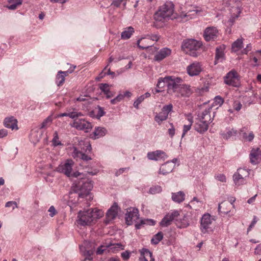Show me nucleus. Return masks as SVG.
I'll return each instance as SVG.
<instances>
[{
  "mask_svg": "<svg viewBox=\"0 0 261 261\" xmlns=\"http://www.w3.org/2000/svg\"><path fill=\"white\" fill-rule=\"evenodd\" d=\"M168 78V76H166L165 77H160L158 80V84H157V87L159 88H162L165 86V85H167V86L168 87V80H166V79Z\"/></svg>",
  "mask_w": 261,
  "mask_h": 261,
  "instance_id": "41",
  "label": "nucleus"
},
{
  "mask_svg": "<svg viewBox=\"0 0 261 261\" xmlns=\"http://www.w3.org/2000/svg\"><path fill=\"white\" fill-rule=\"evenodd\" d=\"M140 261H154L152 253L148 249L143 248L140 251Z\"/></svg>",
  "mask_w": 261,
  "mask_h": 261,
  "instance_id": "24",
  "label": "nucleus"
},
{
  "mask_svg": "<svg viewBox=\"0 0 261 261\" xmlns=\"http://www.w3.org/2000/svg\"><path fill=\"white\" fill-rule=\"evenodd\" d=\"M71 126L79 130H83L87 132L92 128L91 123L85 119H76L73 120Z\"/></svg>",
  "mask_w": 261,
  "mask_h": 261,
  "instance_id": "13",
  "label": "nucleus"
},
{
  "mask_svg": "<svg viewBox=\"0 0 261 261\" xmlns=\"http://www.w3.org/2000/svg\"><path fill=\"white\" fill-rule=\"evenodd\" d=\"M215 102H216L217 105L221 106L223 103V99L221 97L217 96L215 98Z\"/></svg>",
  "mask_w": 261,
  "mask_h": 261,
  "instance_id": "57",
  "label": "nucleus"
},
{
  "mask_svg": "<svg viewBox=\"0 0 261 261\" xmlns=\"http://www.w3.org/2000/svg\"><path fill=\"white\" fill-rule=\"evenodd\" d=\"M203 11L202 9L198 7H195L193 9L189 10L185 13L181 14L182 18H187L186 20H189L194 17L196 15H200Z\"/></svg>",
  "mask_w": 261,
  "mask_h": 261,
  "instance_id": "21",
  "label": "nucleus"
},
{
  "mask_svg": "<svg viewBox=\"0 0 261 261\" xmlns=\"http://www.w3.org/2000/svg\"><path fill=\"white\" fill-rule=\"evenodd\" d=\"M5 206L6 207H9L12 206L13 210L15 209V208L18 207L17 203L15 201H13L7 202L5 204Z\"/></svg>",
  "mask_w": 261,
  "mask_h": 261,
  "instance_id": "54",
  "label": "nucleus"
},
{
  "mask_svg": "<svg viewBox=\"0 0 261 261\" xmlns=\"http://www.w3.org/2000/svg\"><path fill=\"white\" fill-rule=\"evenodd\" d=\"M4 124L6 127L11 128L12 130L18 129L17 121L13 116L6 118L4 120Z\"/></svg>",
  "mask_w": 261,
  "mask_h": 261,
  "instance_id": "22",
  "label": "nucleus"
},
{
  "mask_svg": "<svg viewBox=\"0 0 261 261\" xmlns=\"http://www.w3.org/2000/svg\"><path fill=\"white\" fill-rule=\"evenodd\" d=\"M171 54V50L170 49L167 47L163 48L155 55L154 60L158 62L161 61L170 56Z\"/></svg>",
  "mask_w": 261,
  "mask_h": 261,
  "instance_id": "20",
  "label": "nucleus"
},
{
  "mask_svg": "<svg viewBox=\"0 0 261 261\" xmlns=\"http://www.w3.org/2000/svg\"><path fill=\"white\" fill-rule=\"evenodd\" d=\"M9 5L7 6L10 10H15L18 6L22 4V0H7Z\"/></svg>",
  "mask_w": 261,
  "mask_h": 261,
  "instance_id": "35",
  "label": "nucleus"
},
{
  "mask_svg": "<svg viewBox=\"0 0 261 261\" xmlns=\"http://www.w3.org/2000/svg\"><path fill=\"white\" fill-rule=\"evenodd\" d=\"M211 110V107L205 109L198 115L197 118L196 119L194 128L195 130L200 134L205 132L208 129V125L213 121V118H211L210 115Z\"/></svg>",
  "mask_w": 261,
  "mask_h": 261,
  "instance_id": "3",
  "label": "nucleus"
},
{
  "mask_svg": "<svg viewBox=\"0 0 261 261\" xmlns=\"http://www.w3.org/2000/svg\"><path fill=\"white\" fill-rule=\"evenodd\" d=\"M115 98L118 102L124 98V95L122 93H119Z\"/></svg>",
  "mask_w": 261,
  "mask_h": 261,
  "instance_id": "64",
  "label": "nucleus"
},
{
  "mask_svg": "<svg viewBox=\"0 0 261 261\" xmlns=\"http://www.w3.org/2000/svg\"><path fill=\"white\" fill-rule=\"evenodd\" d=\"M118 212V206L115 203L108 211L106 214V223H109L110 222L114 219Z\"/></svg>",
  "mask_w": 261,
  "mask_h": 261,
  "instance_id": "17",
  "label": "nucleus"
},
{
  "mask_svg": "<svg viewBox=\"0 0 261 261\" xmlns=\"http://www.w3.org/2000/svg\"><path fill=\"white\" fill-rule=\"evenodd\" d=\"M109 247L107 246L101 245L100 246L98 247L96 251V253L97 255H101L104 252L109 251V250H108Z\"/></svg>",
  "mask_w": 261,
  "mask_h": 261,
  "instance_id": "44",
  "label": "nucleus"
},
{
  "mask_svg": "<svg viewBox=\"0 0 261 261\" xmlns=\"http://www.w3.org/2000/svg\"><path fill=\"white\" fill-rule=\"evenodd\" d=\"M166 153L162 150H156L155 151L149 152L147 153V158L150 160L158 161L166 156Z\"/></svg>",
  "mask_w": 261,
  "mask_h": 261,
  "instance_id": "23",
  "label": "nucleus"
},
{
  "mask_svg": "<svg viewBox=\"0 0 261 261\" xmlns=\"http://www.w3.org/2000/svg\"><path fill=\"white\" fill-rule=\"evenodd\" d=\"M187 73L191 76L198 75L202 71L201 64L198 62H195L190 64L186 68Z\"/></svg>",
  "mask_w": 261,
  "mask_h": 261,
  "instance_id": "15",
  "label": "nucleus"
},
{
  "mask_svg": "<svg viewBox=\"0 0 261 261\" xmlns=\"http://www.w3.org/2000/svg\"><path fill=\"white\" fill-rule=\"evenodd\" d=\"M237 175H239V174H237V173H234V175H233V181L234 182V183H238L239 182V179H241V180L242 181H245V178L246 177L244 176H237Z\"/></svg>",
  "mask_w": 261,
  "mask_h": 261,
  "instance_id": "51",
  "label": "nucleus"
},
{
  "mask_svg": "<svg viewBox=\"0 0 261 261\" xmlns=\"http://www.w3.org/2000/svg\"><path fill=\"white\" fill-rule=\"evenodd\" d=\"M139 219V211L135 207H129L127 209L125 214V221L128 225H130L134 222H136Z\"/></svg>",
  "mask_w": 261,
  "mask_h": 261,
  "instance_id": "10",
  "label": "nucleus"
},
{
  "mask_svg": "<svg viewBox=\"0 0 261 261\" xmlns=\"http://www.w3.org/2000/svg\"><path fill=\"white\" fill-rule=\"evenodd\" d=\"M250 162L253 165L258 164L261 160V151L257 148L256 149H252L249 154Z\"/></svg>",
  "mask_w": 261,
  "mask_h": 261,
  "instance_id": "18",
  "label": "nucleus"
},
{
  "mask_svg": "<svg viewBox=\"0 0 261 261\" xmlns=\"http://www.w3.org/2000/svg\"><path fill=\"white\" fill-rule=\"evenodd\" d=\"M215 221V217L212 216L210 214H203L200 220V229L201 231L203 233H206L210 231H212L211 225Z\"/></svg>",
  "mask_w": 261,
  "mask_h": 261,
  "instance_id": "6",
  "label": "nucleus"
},
{
  "mask_svg": "<svg viewBox=\"0 0 261 261\" xmlns=\"http://www.w3.org/2000/svg\"><path fill=\"white\" fill-rule=\"evenodd\" d=\"M72 156L74 158H80L84 161H89L91 158L84 153L83 151L78 150L76 147H74L72 152Z\"/></svg>",
  "mask_w": 261,
  "mask_h": 261,
  "instance_id": "26",
  "label": "nucleus"
},
{
  "mask_svg": "<svg viewBox=\"0 0 261 261\" xmlns=\"http://www.w3.org/2000/svg\"><path fill=\"white\" fill-rule=\"evenodd\" d=\"M8 135V132L5 129H2L0 130V138H3Z\"/></svg>",
  "mask_w": 261,
  "mask_h": 261,
  "instance_id": "60",
  "label": "nucleus"
},
{
  "mask_svg": "<svg viewBox=\"0 0 261 261\" xmlns=\"http://www.w3.org/2000/svg\"><path fill=\"white\" fill-rule=\"evenodd\" d=\"M81 251H83V254L85 257L84 259V261L86 260H92L93 257H92V254H93V250H85L83 251L82 248H81Z\"/></svg>",
  "mask_w": 261,
  "mask_h": 261,
  "instance_id": "39",
  "label": "nucleus"
},
{
  "mask_svg": "<svg viewBox=\"0 0 261 261\" xmlns=\"http://www.w3.org/2000/svg\"><path fill=\"white\" fill-rule=\"evenodd\" d=\"M103 212L97 208L89 209L86 211H80L78 213V223L85 226L91 224L94 220L103 216Z\"/></svg>",
  "mask_w": 261,
  "mask_h": 261,
  "instance_id": "2",
  "label": "nucleus"
},
{
  "mask_svg": "<svg viewBox=\"0 0 261 261\" xmlns=\"http://www.w3.org/2000/svg\"><path fill=\"white\" fill-rule=\"evenodd\" d=\"M167 80V79H166ZM168 82L167 91L170 94H175L177 91L182 82L181 78L174 76H168Z\"/></svg>",
  "mask_w": 261,
  "mask_h": 261,
  "instance_id": "7",
  "label": "nucleus"
},
{
  "mask_svg": "<svg viewBox=\"0 0 261 261\" xmlns=\"http://www.w3.org/2000/svg\"><path fill=\"white\" fill-rule=\"evenodd\" d=\"M224 83L229 86L238 87L240 85L239 75L237 72L232 69L228 72L224 77Z\"/></svg>",
  "mask_w": 261,
  "mask_h": 261,
  "instance_id": "8",
  "label": "nucleus"
},
{
  "mask_svg": "<svg viewBox=\"0 0 261 261\" xmlns=\"http://www.w3.org/2000/svg\"><path fill=\"white\" fill-rule=\"evenodd\" d=\"M174 12V4L171 2H166L159 8L154 13L153 18L156 21L164 22L169 19L175 18Z\"/></svg>",
  "mask_w": 261,
  "mask_h": 261,
  "instance_id": "1",
  "label": "nucleus"
},
{
  "mask_svg": "<svg viewBox=\"0 0 261 261\" xmlns=\"http://www.w3.org/2000/svg\"><path fill=\"white\" fill-rule=\"evenodd\" d=\"M48 211L49 213V215L51 217H53L57 213V212L56 210L55 209V207L54 206H53V205L50 206V207L49 208Z\"/></svg>",
  "mask_w": 261,
  "mask_h": 261,
  "instance_id": "55",
  "label": "nucleus"
},
{
  "mask_svg": "<svg viewBox=\"0 0 261 261\" xmlns=\"http://www.w3.org/2000/svg\"><path fill=\"white\" fill-rule=\"evenodd\" d=\"M163 237V233L161 232H159L153 236L151 239V243L153 244H157L161 241Z\"/></svg>",
  "mask_w": 261,
  "mask_h": 261,
  "instance_id": "40",
  "label": "nucleus"
},
{
  "mask_svg": "<svg viewBox=\"0 0 261 261\" xmlns=\"http://www.w3.org/2000/svg\"><path fill=\"white\" fill-rule=\"evenodd\" d=\"M215 177L217 180L221 182H225L226 181V176L223 174H218L217 175H216L215 176Z\"/></svg>",
  "mask_w": 261,
  "mask_h": 261,
  "instance_id": "48",
  "label": "nucleus"
},
{
  "mask_svg": "<svg viewBox=\"0 0 261 261\" xmlns=\"http://www.w3.org/2000/svg\"><path fill=\"white\" fill-rule=\"evenodd\" d=\"M173 106L172 104H169L164 106L162 109L161 111L159 113H156L154 117L155 121L159 124L166 120L168 117L170 112L172 110Z\"/></svg>",
  "mask_w": 261,
  "mask_h": 261,
  "instance_id": "9",
  "label": "nucleus"
},
{
  "mask_svg": "<svg viewBox=\"0 0 261 261\" xmlns=\"http://www.w3.org/2000/svg\"><path fill=\"white\" fill-rule=\"evenodd\" d=\"M65 81V75L58 73L56 76V84L58 86L62 85Z\"/></svg>",
  "mask_w": 261,
  "mask_h": 261,
  "instance_id": "42",
  "label": "nucleus"
},
{
  "mask_svg": "<svg viewBox=\"0 0 261 261\" xmlns=\"http://www.w3.org/2000/svg\"><path fill=\"white\" fill-rule=\"evenodd\" d=\"M159 37L156 35H153L151 37H149L148 38H141L140 39H139L137 41V44L139 48L141 49H146L148 48L149 47L151 46V45H141L140 42L142 41H148L150 40H152V41H157L159 40Z\"/></svg>",
  "mask_w": 261,
  "mask_h": 261,
  "instance_id": "27",
  "label": "nucleus"
},
{
  "mask_svg": "<svg viewBox=\"0 0 261 261\" xmlns=\"http://www.w3.org/2000/svg\"><path fill=\"white\" fill-rule=\"evenodd\" d=\"M84 145L86 148V149H85V152H90L92 149V147L90 144L88 142H87L85 144H84Z\"/></svg>",
  "mask_w": 261,
  "mask_h": 261,
  "instance_id": "63",
  "label": "nucleus"
},
{
  "mask_svg": "<svg viewBox=\"0 0 261 261\" xmlns=\"http://www.w3.org/2000/svg\"><path fill=\"white\" fill-rule=\"evenodd\" d=\"M185 194L182 191L172 193V199L177 203H180L185 200Z\"/></svg>",
  "mask_w": 261,
  "mask_h": 261,
  "instance_id": "28",
  "label": "nucleus"
},
{
  "mask_svg": "<svg viewBox=\"0 0 261 261\" xmlns=\"http://www.w3.org/2000/svg\"><path fill=\"white\" fill-rule=\"evenodd\" d=\"M53 121L52 115H49L41 123L39 128L40 129H46L49 127L52 124Z\"/></svg>",
  "mask_w": 261,
  "mask_h": 261,
  "instance_id": "33",
  "label": "nucleus"
},
{
  "mask_svg": "<svg viewBox=\"0 0 261 261\" xmlns=\"http://www.w3.org/2000/svg\"><path fill=\"white\" fill-rule=\"evenodd\" d=\"M243 137L247 141L251 142L253 140V139L254 138V134L253 133V132H251L250 133H249L248 135H247V134L244 133V134L243 135Z\"/></svg>",
  "mask_w": 261,
  "mask_h": 261,
  "instance_id": "49",
  "label": "nucleus"
},
{
  "mask_svg": "<svg viewBox=\"0 0 261 261\" xmlns=\"http://www.w3.org/2000/svg\"><path fill=\"white\" fill-rule=\"evenodd\" d=\"M236 173L239 174V175H237V176H244L245 177H248L249 175V172L248 171L246 170L245 169L240 168L238 170L237 172Z\"/></svg>",
  "mask_w": 261,
  "mask_h": 261,
  "instance_id": "46",
  "label": "nucleus"
},
{
  "mask_svg": "<svg viewBox=\"0 0 261 261\" xmlns=\"http://www.w3.org/2000/svg\"><path fill=\"white\" fill-rule=\"evenodd\" d=\"M254 254L256 255H261V243L257 245L254 249Z\"/></svg>",
  "mask_w": 261,
  "mask_h": 261,
  "instance_id": "58",
  "label": "nucleus"
},
{
  "mask_svg": "<svg viewBox=\"0 0 261 261\" xmlns=\"http://www.w3.org/2000/svg\"><path fill=\"white\" fill-rule=\"evenodd\" d=\"M237 131L233 129L228 130L226 133L223 132L221 133L222 136L225 139H228L232 136L237 135Z\"/></svg>",
  "mask_w": 261,
  "mask_h": 261,
  "instance_id": "38",
  "label": "nucleus"
},
{
  "mask_svg": "<svg viewBox=\"0 0 261 261\" xmlns=\"http://www.w3.org/2000/svg\"><path fill=\"white\" fill-rule=\"evenodd\" d=\"M174 168V165L172 163L167 162L164 164H163L160 168L159 171V174H162L163 175H166L169 174L173 170Z\"/></svg>",
  "mask_w": 261,
  "mask_h": 261,
  "instance_id": "25",
  "label": "nucleus"
},
{
  "mask_svg": "<svg viewBox=\"0 0 261 261\" xmlns=\"http://www.w3.org/2000/svg\"><path fill=\"white\" fill-rule=\"evenodd\" d=\"M53 142L55 146H57L61 144L60 142L59 141V137L57 132H55L54 134Z\"/></svg>",
  "mask_w": 261,
  "mask_h": 261,
  "instance_id": "50",
  "label": "nucleus"
},
{
  "mask_svg": "<svg viewBox=\"0 0 261 261\" xmlns=\"http://www.w3.org/2000/svg\"><path fill=\"white\" fill-rule=\"evenodd\" d=\"M69 117L71 119H78L79 117L83 116V114L81 112L73 111L72 112H68Z\"/></svg>",
  "mask_w": 261,
  "mask_h": 261,
  "instance_id": "43",
  "label": "nucleus"
},
{
  "mask_svg": "<svg viewBox=\"0 0 261 261\" xmlns=\"http://www.w3.org/2000/svg\"><path fill=\"white\" fill-rule=\"evenodd\" d=\"M243 46V39L242 38H239L232 44V51L233 52H237L240 50Z\"/></svg>",
  "mask_w": 261,
  "mask_h": 261,
  "instance_id": "29",
  "label": "nucleus"
},
{
  "mask_svg": "<svg viewBox=\"0 0 261 261\" xmlns=\"http://www.w3.org/2000/svg\"><path fill=\"white\" fill-rule=\"evenodd\" d=\"M134 32V29L132 27H128L121 33V38L123 39H129L133 33Z\"/></svg>",
  "mask_w": 261,
  "mask_h": 261,
  "instance_id": "34",
  "label": "nucleus"
},
{
  "mask_svg": "<svg viewBox=\"0 0 261 261\" xmlns=\"http://www.w3.org/2000/svg\"><path fill=\"white\" fill-rule=\"evenodd\" d=\"M179 215L177 210H173L167 213L160 222V225L162 227H167L171 224L172 222Z\"/></svg>",
  "mask_w": 261,
  "mask_h": 261,
  "instance_id": "12",
  "label": "nucleus"
},
{
  "mask_svg": "<svg viewBox=\"0 0 261 261\" xmlns=\"http://www.w3.org/2000/svg\"><path fill=\"white\" fill-rule=\"evenodd\" d=\"M100 89L105 93L107 98H109L113 96V94L110 90V85L108 84H100Z\"/></svg>",
  "mask_w": 261,
  "mask_h": 261,
  "instance_id": "30",
  "label": "nucleus"
},
{
  "mask_svg": "<svg viewBox=\"0 0 261 261\" xmlns=\"http://www.w3.org/2000/svg\"><path fill=\"white\" fill-rule=\"evenodd\" d=\"M202 46L200 41L194 39H189L184 41L182 44V48L187 53L192 57H197L199 53L197 50Z\"/></svg>",
  "mask_w": 261,
  "mask_h": 261,
  "instance_id": "5",
  "label": "nucleus"
},
{
  "mask_svg": "<svg viewBox=\"0 0 261 261\" xmlns=\"http://www.w3.org/2000/svg\"><path fill=\"white\" fill-rule=\"evenodd\" d=\"M219 32L217 29L214 27H210L205 29L203 37L206 41L215 40L218 36Z\"/></svg>",
  "mask_w": 261,
  "mask_h": 261,
  "instance_id": "14",
  "label": "nucleus"
},
{
  "mask_svg": "<svg viewBox=\"0 0 261 261\" xmlns=\"http://www.w3.org/2000/svg\"><path fill=\"white\" fill-rule=\"evenodd\" d=\"M241 11L240 7L238 5L231 8L230 9L231 16L227 22L228 26L231 27L233 24L236 20L239 17Z\"/></svg>",
  "mask_w": 261,
  "mask_h": 261,
  "instance_id": "16",
  "label": "nucleus"
},
{
  "mask_svg": "<svg viewBox=\"0 0 261 261\" xmlns=\"http://www.w3.org/2000/svg\"><path fill=\"white\" fill-rule=\"evenodd\" d=\"M233 107L236 111H239L242 108V104L239 102H235L234 103Z\"/></svg>",
  "mask_w": 261,
  "mask_h": 261,
  "instance_id": "59",
  "label": "nucleus"
},
{
  "mask_svg": "<svg viewBox=\"0 0 261 261\" xmlns=\"http://www.w3.org/2000/svg\"><path fill=\"white\" fill-rule=\"evenodd\" d=\"M224 54L223 51L219 48H217L216 50L215 64H216L218 62H222L224 60Z\"/></svg>",
  "mask_w": 261,
  "mask_h": 261,
  "instance_id": "37",
  "label": "nucleus"
},
{
  "mask_svg": "<svg viewBox=\"0 0 261 261\" xmlns=\"http://www.w3.org/2000/svg\"><path fill=\"white\" fill-rule=\"evenodd\" d=\"M74 162L71 160H67L65 162L61 163L57 168L58 172L63 173L69 177L72 175L71 172Z\"/></svg>",
  "mask_w": 261,
  "mask_h": 261,
  "instance_id": "11",
  "label": "nucleus"
},
{
  "mask_svg": "<svg viewBox=\"0 0 261 261\" xmlns=\"http://www.w3.org/2000/svg\"><path fill=\"white\" fill-rule=\"evenodd\" d=\"M130 252L126 250L121 253V256L124 260H127L130 257Z\"/></svg>",
  "mask_w": 261,
  "mask_h": 261,
  "instance_id": "52",
  "label": "nucleus"
},
{
  "mask_svg": "<svg viewBox=\"0 0 261 261\" xmlns=\"http://www.w3.org/2000/svg\"><path fill=\"white\" fill-rule=\"evenodd\" d=\"M106 134L107 130L105 128L97 127L95 128L93 132V138L94 139H96L105 136Z\"/></svg>",
  "mask_w": 261,
  "mask_h": 261,
  "instance_id": "31",
  "label": "nucleus"
},
{
  "mask_svg": "<svg viewBox=\"0 0 261 261\" xmlns=\"http://www.w3.org/2000/svg\"><path fill=\"white\" fill-rule=\"evenodd\" d=\"M128 168H120L116 172L115 174L116 176H118V175H120L121 174H122V173H123V172L124 171L128 170Z\"/></svg>",
  "mask_w": 261,
  "mask_h": 261,
  "instance_id": "62",
  "label": "nucleus"
},
{
  "mask_svg": "<svg viewBox=\"0 0 261 261\" xmlns=\"http://www.w3.org/2000/svg\"><path fill=\"white\" fill-rule=\"evenodd\" d=\"M92 188L93 184L91 181L86 179L81 180L72 189L74 193L71 192L70 194V195L77 194L79 198H84L89 195V192Z\"/></svg>",
  "mask_w": 261,
  "mask_h": 261,
  "instance_id": "4",
  "label": "nucleus"
},
{
  "mask_svg": "<svg viewBox=\"0 0 261 261\" xmlns=\"http://www.w3.org/2000/svg\"><path fill=\"white\" fill-rule=\"evenodd\" d=\"M144 100V95H141L139 97L136 101L134 102V106L135 108L138 109L139 105Z\"/></svg>",
  "mask_w": 261,
  "mask_h": 261,
  "instance_id": "47",
  "label": "nucleus"
},
{
  "mask_svg": "<svg viewBox=\"0 0 261 261\" xmlns=\"http://www.w3.org/2000/svg\"><path fill=\"white\" fill-rule=\"evenodd\" d=\"M178 227L180 228H184L189 226V220L187 216H184L179 222L176 224Z\"/></svg>",
  "mask_w": 261,
  "mask_h": 261,
  "instance_id": "36",
  "label": "nucleus"
},
{
  "mask_svg": "<svg viewBox=\"0 0 261 261\" xmlns=\"http://www.w3.org/2000/svg\"><path fill=\"white\" fill-rule=\"evenodd\" d=\"M251 49V46L250 44L247 45L246 47L244 48L242 51V54H247Z\"/></svg>",
  "mask_w": 261,
  "mask_h": 261,
  "instance_id": "61",
  "label": "nucleus"
},
{
  "mask_svg": "<svg viewBox=\"0 0 261 261\" xmlns=\"http://www.w3.org/2000/svg\"><path fill=\"white\" fill-rule=\"evenodd\" d=\"M76 66H73L72 67V69H68L67 71H59V73H61L62 75H65V77L67 76L69 73H71L75 68Z\"/></svg>",
  "mask_w": 261,
  "mask_h": 261,
  "instance_id": "56",
  "label": "nucleus"
},
{
  "mask_svg": "<svg viewBox=\"0 0 261 261\" xmlns=\"http://www.w3.org/2000/svg\"><path fill=\"white\" fill-rule=\"evenodd\" d=\"M192 93L190 86L187 84H181L175 93L177 96H189Z\"/></svg>",
  "mask_w": 261,
  "mask_h": 261,
  "instance_id": "19",
  "label": "nucleus"
},
{
  "mask_svg": "<svg viewBox=\"0 0 261 261\" xmlns=\"http://www.w3.org/2000/svg\"><path fill=\"white\" fill-rule=\"evenodd\" d=\"M227 203H224V202H222L221 203L219 204V206H218V211L220 213H223V214H228L229 212V211L228 210H227V211H225L224 210V208H223V210H222V207L225 205H227Z\"/></svg>",
  "mask_w": 261,
  "mask_h": 261,
  "instance_id": "53",
  "label": "nucleus"
},
{
  "mask_svg": "<svg viewBox=\"0 0 261 261\" xmlns=\"http://www.w3.org/2000/svg\"><path fill=\"white\" fill-rule=\"evenodd\" d=\"M162 189L160 186H155L151 187L149 189V193L152 194L159 193L162 191Z\"/></svg>",
  "mask_w": 261,
  "mask_h": 261,
  "instance_id": "45",
  "label": "nucleus"
},
{
  "mask_svg": "<svg viewBox=\"0 0 261 261\" xmlns=\"http://www.w3.org/2000/svg\"><path fill=\"white\" fill-rule=\"evenodd\" d=\"M187 119L188 121V123L187 124H185L184 125L182 137H184V136L186 135V134L191 129V126L193 122V118H192L191 115L189 114L187 116Z\"/></svg>",
  "mask_w": 261,
  "mask_h": 261,
  "instance_id": "32",
  "label": "nucleus"
}]
</instances>
